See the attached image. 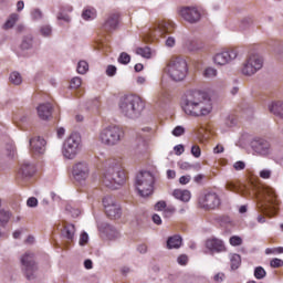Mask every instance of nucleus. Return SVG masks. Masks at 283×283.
<instances>
[{
	"label": "nucleus",
	"mask_w": 283,
	"mask_h": 283,
	"mask_svg": "<svg viewBox=\"0 0 283 283\" xmlns=\"http://www.w3.org/2000/svg\"><path fill=\"white\" fill-rule=\"evenodd\" d=\"M251 187L252 191L245 187L242 196H244V198H255L256 207L260 213H263V216H268V218L277 216V211H280V197H277L275 190L270 187Z\"/></svg>",
	"instance_id": "nucleus-1"
},
{
	"label": "nucleus",
	"mask_w": 283,
	"mask_h": 283,
	"mask_svg": "<svg viewBox=\"0 0 283 283\" xmlns=\"http://www.w3.org/2000/svg\"><path fill=\"white\" fill-rule=\"evenodd\" d=\"M181 105L188 116H208L213 109L209 95L200 91H188L182 97Z\"/></svg>",
	"instance_id": "nucleus-2"
},
{
	"label": "nucleus",
	"mask_w": 283,
	"mask_h": 283,
	"mask_svg": "<svg viewBox=\"0 0 283 283\" xmlns=\"http://www.w3.org/2000/svg\"><path fill=\"white\" fill-rule=\"evenodd\" d=\"M107 169L102 176V184L108 189H117L116 185H125L127 172L123 168V158H111L106 161Z\"/></svg>",
	"instance_id": "nucleus-3"
},
{
	"label": "nucleus",
	"mask_w": 283,
	"mask_h": 283,
	"mask_svg": "<svg viewBox=\"0 0 283 283\" xmlns=\"http://www.w3.org/2000/svg\"><path fill=\"white\" fill-rule=\"evenodd\" d=\"M119 109L127 118H138L145 109V101L138 95H126L119 102Z\"/></svg>",
	"instance_id": "nucleus-4"
},
{
	"label": "nucleus",
	"mask_w": 283,
	"mask_h": 283,
	"mask_svg": "<svg viewBox=\"0 0 283 283\" xmlns=\"http://www.w3.org/2000/svg\"><path fill=\"white\" fill-rule=\"evenodd\" d=\"M165 72L172 81H185V78H187V74H189L187 60L180 56L170 57L165 67Z\"/></svg>",
	"instance_id": "nucleus-5"
},
{
	"label": "nucleus",
	"mask_w": 283,
	"mask_h": 283,
	"mask_svg": "<svg viewBox=\"0 0 283 283\" xmlns=\"http://www.w3.org/2000/svg\"><path fill=\"white\" fill-rule=\"evenodd\" d=\"M156 177L150 171H142L136 176L135 186L142 198H147L154 193Z\"/></svg>",
	"instance_id": "nucleus-6"
},
{
	"label": "nucleus",
	"mask_w": 283,
	"mask_h": 283,
	"mask_svg": "<svg viewBox=\"0 0 283 283\" xmlns=\"http://www.w3.org/2000/svg\"><path fill=\"white\" fill-rule=\"evenodd\" d=\"M125 138V130L118 126H109L99 133V140L103 145L112 147L118 145Z\"/></svg>",
	"instance_id": "nucleus-7"
},
{
	"label": "nucleus",
	"mask_w": 283,
	"mask_h": 283,
	"mask_svg": "<svg viewBox=\"0 0 283 283\" xmlns=\"http://www.w3.org/2000/svg\"><path fill=\"white\" fill-rule=\"evenodd\" d=\"M78 151H81V135L72 133L63 144V156L69 160H73Z\"/></svg>",
	"instance_id": "nucleus-8"
},
{
	"label": "nucleus",
	"mask_w": 283,
	"mask_h": 283,
	"mask_svg": "<svg viewBox=\"0 0 283 283\" xmlns=\"http://www.w3.org/2000/svg\"><path fill=\"white\" fill-rule=\"evenodd\" d=\"M264 60H262L260 55L251 54L243 64L242 74L245 76H253L255 72L262 70Z\"/></svg>",
	"instance_id": "nucleus-9"
},
{
	"label": "nucleus",
	"mask_w": 283,
	"mask_h": 283,
	"mask_svg": "<svg viewBox=\"0 0 283 283\" xmlns=\"http://www.w3.org/2000/svg\"><path fill=\"white\" fill-rule=\"evenodd\" d=\"M22 271L25 275L27 280H34V275L39 268L36 266V262L34 261V254L27 252L21 258Z\"/></svg>",
	"instance_id": "nucleus-10"
},
{
	"label": "nucleus",
	"mask_w": 283,
	"mask_h": 283,
	"mask_svg": "<svg viewBox=\"0 0 283 283\" xmlns=\"http://www.w3.org/2000/svg\"><path fill=\"white\" fill-rule=\"evenodd\" d=\"M175 28L174 22L170 20H161L150 30V39H160V36H165V34H170V32H174Z\"/></svg>",
	"instance_id": "nucleus-11"
},
{
	"label": "nucleus",
	"mask_w": 283,
	"mask_h": 283,
	"mask_svg": "<svg viewBox=\"0 0 283 283\" xmlns=\"http://www.w3.org/2000/svg\"><path fill=\"white\" fill-rule=\"evenodd\" d=\"M72 176L76 182H85L90 178V165L85 161L75 164L72 168Z\"/></svg>",
	"instance_id": "nucleus-12"
},
{
	"label": "nucleus",
	"mask_w": 283,
	"mask_h": 283,
	"mask_svg": "<svg viewBox=\"0 0 283 283\" xmlns=\"http://www.w3.org/2000/svg\"><path fill=\"white\" fill-rule=\"evenodd\" d=\"M179 14L188 23H198L202 17V12L197 7H181Z\"/></svg>",
	"instance_id": "nucleus-13"
},
{
	"label": "nucleus",
	"mask_w": 283,
	"mask_h": 283,
	"mask_svg": "<svg viewBox=\"0 0 283 283\" xmlns=\"http://www.w3.org/2000/svg\"><path fill=\"white\" fill-rule=\"evenodd\" d=\"M103 206L105 208V213L111 220H116L120 218V206L116 202H114V199L112 197H105L103 199Z\"/></svg>",
	"instance_id": "nucleus-14"
},
{
	"label": "nucleus",
	"mask_w": 283,
	"mask_h": 283,
	"mask_svg": "<svg viewBox=\"0 0 283 283\" xmlns=\"http://www.w3.org/2000/svg\"><path fill=\"white\" fill-rule=\"evenodd\" d=\"M235 59H238V51L235 49H230L228 51L217 53L213 56V63L214 65H227V63H231V61Z\"/></svg>",
	"instance_id": "nucleus-15"
},
{
	"label": "nucleus",
	"mask_w": 283,
	"mask_h": 283,
	"mask_svg": "<svg viewBox=\"0 0 283 283\" xmlns=\"http://www.w3.org/2000/svg\"><path fill=\"white\" fill-rule=\"evenodd\" d=\"M251 147L259 156H269L271 154V144L262 138H254L251 142Z\"/></svg>",
	"instance_id": "nucleus-16"
},
{
	"label": "nucleus",
	"mask_w": 283,
	"mask_h": 283,
	"mask_svg": "<svg viewBox=\"0 0 283 283\" xmlns=\"http://www.w3.org/2000/svg\"><path fill=\"white\" fill-rule=\"evenodd\" d=\"M199 203L203 209H218L220 207V197L216 192H210L201 197Z\"/></svg>",
	"instance_id": "nucleus-17"
},
{
	"label": "nucleus",
	"mask_w": 283,
	"mask_h": 283,
	"mask_svg": "<svg viewBox=\"0 0 283 283\" xmlns=\"http://www.w3.org/2000/svg\"><path fill=\"white\" fill-rule=\"evenodd\" d=\"M29 145H30V151L31 154H34L35 156H40L45 154V139L41 136H35L32 137L29 140Z\"/></svg>",
	"instance_id": "nucleus-18"
},
{
	"label": "nucleus",
	"mask_w": 283,
	"mask_h": 283,
	"mask_svg": "<svg viewBox=\"0 0 283 283\" xmlns=\"http://www.w3.org/2000/svg\"><path fill=\"white\" fill-rule=\"evenodd\" d=\"M206 249L211 251V253H224L227 247H224V241L218 238H210L206 241Z\"/></svg>",
	"instance_id": "nucleus-19"
},
{
	"label": "nucleus",
	"mask_w": 283,
	"mask_h": 283,
	"mask_svg": "<svg viewBox=\"0 0 283 283\" xmlns=\"http://www.w3.org/2000/svg\"><path fill=\"white\" fill-rule=\"evenodd\" d=\"M36 169L34 168V165L30 163H23L18 171V180L21 178L24 180V178H32L34 176V172Z\"/></svg>",
	"instance_id": "nucleus-20"
},
{
	"label": "nucleus",
	"mask_w": 283,
	"mask_h": 283,
	"mask_svg": "<svg viewBox=\"0 0 283 283\" xmlns=\"http://www.w3.org/2000/svg\"><path fill=\"white\" fill-rule=\"evenodd\" d=\"M38 116L42 120H48L52 117V104L45 103L38 106Z\"/></svg>",
	"instance_id": "nucleus-21"
},
{
	"label": "nucleus",
	"mask_w": 283,
	"mask_h": 283,
	"mask_svg": "<svg viewBox=\"0 0 283 283\" xmlns=\"http://www.w3.org/2000/svg\"><path fill=\"white\" fill-rule=\"evenodd\" d=\"M118 13H113L111 14L107 20L105 21L103 28L106 32H112L118 28V19H119Z\"/></svg>",
	"instance_id": "nucleus-22"
},
{
	"label": "nucleus",
	"mask_w": 283,
	"mask_h": 283,
	"mask_svg": "<svg viewBox=\"0 0 283 283\" xmlns=\"http://www.w3.org/2000/svg\"><path fill=\"white\" fill-rule=\"evenodd\" d=\"M98 229L102 233L106 234V238H108V240H114V238L118 235V232L116 231V229L107 223L101 224Z\"/></svg>",
	"instance_id": "nucleus-23"
},
{
	"label": "nucleus",
	"mask_w": 283,
	"mask_h": 283,
	"mask_svg": "<svg viewBox=\"0 0 283 283\" xmlns=\"http://www.w3.org/2000/svg\"><path fill=\"white\" fill-rule=\"evenodd\" d=\"M172 196L177 200H181V202H189L191 200V191L189 190L175 189Z\"/></svg>",
	"instance_id": "nucleus-24"
},
{
	"label": "nucleus",
	"mask_w": 283,
	"mask_h": 283,
	"mask_svg": "<svg viewBox=\"0 0 283 283\" xmlns=\"http://www.w3.org/2000/svg\"><path fill=\"white\" fill-rule=\"evenodd\" d=\"M168 249H180L182 247V238L180 235L170 237L167 241Z\"/></svg>",
	"instance_id": "nucleus-25"
},
{
	"label": "nucleus",
	"mask_w": 283,
	"mask_h": 283,
	"mask_svg": "<svg viewBox=\"0 0 283 283\" xmlns=\"http://www.w3.org/2000/svg\"><path fill=\"white\" fill-rule=\"evenodd\" d=\"M271 114H274V116H280V118H283V102H274L270 106Z\"/></svg>",
	"instance_id": "nucleus-26"
},
{
	"label": "nucleus",
	"mask_w": 283,
	"mask_h": 283,
	"mask_svg": "<svg viewBox=\"0 0 283 283\" xmlns=\"http://www.w3.org/2000/svg\"><path fill=\"white\" fill-rule=\"evenodd\" d=\"M74 233H76V228L74 227V224H66L64 226V229L62 230V234L64 235V238H66V240H74Z\"/></svg>",
	"instance_id": "nucleus-27"
},
{
	"label": "nucleus",
	"mask_w": 283,
	"mask_h": 283,
	"mask_svg": "<svg viewBox=\"0 0 283 283\" xmlns=\"http://www.w3.org/2000/svg\"><path fill=\"white\" fill-rule=\"evenodd\" d=\"M19 21V13H11L3 24V30H12V27Z\"/></svg>",
	"instance_id": "nucleus-28"
},
{
	"label": "nucleus",
	"mask_w": 283,
	"mask_h": 283,
	"mask_svg": "<svg viewBox=\"0 0 283 283\" xmlns=\"http://www.w3.org/2000/svg\"><path fill=\"white\" fill-rule=\"evenodd\" d=\"M82 19H84V21H92L93 19H96V9H85L82 13Z\"/></svg>",
	"instance_id": "nucleus-29"
},
{
	"label": "nucleus",
	"mask_w": 283,
	"mask_h": 283,
	"mask_svg": "<svg viewBox=\"0 0 283 283\" xmlns=\"http://www.w3.org/2000/svg\"><path fill=\"white\" fill-rule=\"evenodd\" d=\"M242 263V259L240 256V254H232L230 258V265L231 269L233 271H235V269H240V264Z\"/></svg>",
	"instance_id": "nucleus-30"
},
{
	"label": "nucleus",
	"mask_w": 283,
	"mask_h": 283,
	"mask_svg": "<svg viewBox=\"0 0 283 283\" xmlns=\"http://www.w3.org/2000/svg\"><path fill=\"white\" fill-rule=\"evenodd\" d=\"M227 191H232L233 193H240V185L237 181L228 180L226 182Z\"/></svg>",
	"instance_id": "nucleus-31"
},
{
	"label": "nucleus",
	"mask_w": 283,
	"mask_h": 283,
	"mask_svg": "<svg viewBox=\"0 0 283 283\" xmlns=\"http://www.w3.org/2000/svg\"><path fill=\"white\" fill-rule=\"evenodd\" d=\"M136 54L143 56L144 59H151V49H149V46L137 48Z\"/></svg>",
	"instance_id": "nucleus-32"
},
{
	"label": "nucleus",
	"mask_w": 283,
	"mask_h": 283,
	"mask_svg": "<svg viewBox=\"0 0 283 283\" xmlns=\"http://www.w3.org/2000/svg\"><path fill=\"white\" fill-rule=\"evenodd\" d=\"M205 78H216L218 76V70L214 67L208 66L203 71Z\"/></svg>",
	"instance_id": "nucleus-33"
},
{
	"label": "nucleus",
	"mask_w": 283,
	"mask_h": 283,
	"mask_svg": "<svg viewBox=\"0 0 283 283\" xmlns=\"http://www.w3.org/2000/svg\"><path fill=\"white\" fill-rule=\"evenodd\" d=\"M88 70H90V64H87L86 61H80L77 63V73L78 74H86Z\"/></svg>",
	"instance_id": "nucleus-34"
},
{
	"label": "nucleus",
	"mask_w": 283,
	"mask_h": 283,
	"mask_svg": "<svg viewBox=\"0 0 283 283\" xmlns=\"http://www.w3.org/2000/svg\"><path fill=\"white\" fill-rule=\"evenodd\" d=\"M254 277L256 280H264V277H266V270H264V268L262 266H258L254 269Z\"/></svg>",
	"instance_id": "nucleus-35"
},
{
	"label": "nucleus",
	"mask_w": 283,
	"mask_h": 283,
	"mask_svg": "<svg viewBox=\"0 0 283 283\" xmlns=\"http://www.w3.org/2000/svg\"><path fill=\"white\" fill-rule=\"evenodd\" d=\"M10 81L13 83V85H21L23 78L21 77V74H19V72H13L10 75Z\"/></svg>",
	"instance_id": "nucleus-36"
},
{
	"label": "nucleus",
	"mask_w": 283,
	"mask_h": 283,
	"mask_svg": "<svg viewBox=\"0 0 283 283\" xmlns=\"http://www.w3.org/2000/svg\"><path fill=\"white\" fill-rule=\"evenodd\" d=\"M259 176H260V178H262V180H269L271 178V176H273V170H271L269 168H264V169L260 170Z\"/></svg>",
	"instance_id": "nucleus-37"
},
{
	"label": "nucleus",
	"mask_w": 283,
	"mask_h": 283,
	"mask_svg": "<svg viewBox=\"0 0 283 283\" xmlns=\"http://www.w3.org/2000/svg\"><path fill=\"white\" fill-rule=\"evenodd\" d=\"M129 61H132V56H129V54H127L126 52H123L118 57V63H120L122 65H127Z\"/></svg>",
	"instance_id": "nucleus-38"
},
{
	"label": "nucleus",
	"mask_w": 283,
	"mask_h": 283,
	"mask_svg": "<svg viewBox=\"0 0 283 283\" xmlns=\"http://www.w3.org/2000/svg\"><path fill=\"white\" fill-rule=\"evenodd\" d=\"M270 266H271L272 269H282V266H283V260H282V259H277V258L272 259V260L270 261Z\"/></svg>",
	"instance_id": "nucleus-39"
},
{
	"label": "nucleus",
	"mask_w": 283,
	"mask_h": 283,
	"mask_svg": "<svg viewBox=\"0 0 283 283\" xmlns=\"http://www.w3.org/2000/svg\"><path fill=\"white\" fill-rule=\"evenodd\" d=\"M81 77H73L70 83L71 90H78V87L82 85Z\"/></svg>",
	"instance_id": "nucleus-40"
},
{
	"label": "nucleus",
	"mask_w": 283,
	"mask_h": 283,
	"mask_svg": "<svg viewBox=\"0 0 283 283\" xmlns=\"http://www.w3.org/2000/svg\"><path fill=\"white\" fill-rule=\"evenodd\" d=\"M229 242H230L231 247H241L242 238H240L238 235H233L230 238Z\"/></svg>",
	"instance_id": "nucleus-41"
},
{
	"label": "nucleus",
	"mask_w": 283,
	"mask_h": 283,
	"mask_svg": "<svg viewBox=\"0 0 283 283\" xmlns=\"http://www.w3.org/2000/svg\"><path fill=\"white\" fill-rule=\"evenodd\" d=\"M191 154L195 158H200V156H202V150H200V146L193 145L191 147Z\"/></svg>",
	"instance_id": "nucleus-42"
},
{
	"label": "nucleus",
	"mask_w": 283,
	"mask_h": 283,
	"mask_svg": "<svg viewBox=\"0 0 283 283\" xmlns=\"http://www.w3.org/2000/svg\"><path fill=\"white\" fill-rule=\"evenodd\" d=\"M32 19H34V21H39V19H43V13L41 12V10L39 9H34L31 13Z\"/></svg>",
	"instance_id": "nucleus-43"
},
{
	"label": "nucleus",
	"mask_w": 283,
	"mask_h": 283,
	"mask_svg": "<svg viewBox=\"0 0 283 283\" xmlns=\"http://www.w3.org/2000/svg\"><path fill=\"white\" fill-rule=\"evenodd\" d=\"M39 205V200L35 198V197H30L28 200H27V206L28 207H38Z\"/></svg>",
	"instance_id": "nucleus-44"
},
{
	"label": "nucleus",
	"mask_w": 283,
	"mask_h": 283,
	"mask_svg": "<svg viewBox=\"0 0 283 283\" xmlns=\"http://www.w3.org/2000/svg\"><path fill=\"white\" fill-rule=\"evenodd\" d=\"M87 240H90V237L87 235V232H83L80 237L81 247H85V244H87Z\"/></svg>",
	"instance_id": "nucleus-45"
},
{
	"label": "nucleus",
	"mask_w": 283,
	"mask_h": 283,
	"mask_svg": "<svg viewBox=\"0 0 283 283\" xmlns=\"http://www.w3.org/2000/svg\"><path fill=\"white\" fill-rule=\"evenodd\" d=\"M182 134H185V127L182 126H177L172 130V136H182Z\"/></svg>",
	"instance_id": "nucleus-46"
},
{
	"label": "nucleus",
	"mask_w": 283,
	"mask_h": 283,
	"mask_svg": "<svg viewBox=\"0 0 283 283\" xmlns=\"http://www.w3.org/2000/svg\"><path fill=\"white\" fill-rule=\"evenodd\" d=\"M41 34L43 36H50V34H52V28H50L49 25L42 27Z\"/></svg>",
	"instance_id": "nucleus-47"
},
{
	"label": "nucleus",
	"mask_w": 283,
	"mask_h": 283,
	"mask_svg": "<svg viewBox=\"0 0 283 283\" xmlns=\"http://www.w3.org/2000/svg\"><path fill=\"white\" fill-rule=\"evenodd\" d=\"M176 156H182L185 154V146L182 145H177L174 147Z\"/></svg>",
	"instance_id": "nucleus-48"
},
{
	"label": "nucleus",
	"mask_w": 283,
	"mask_h": 283,
	"mask_svg": "<svg viewBox=\"0 0 283 283\" xmlns=\"http://www.w3.org/2000/svg\"><path fill=\"white\" fill-rule=\"evenodd\" d=\"M116 66L114 65H108L106 69V74L107 76H115L116 75Z\"/></svg>",
	"instance_id": "nucleus-49"
},
{
	"label": "nucleus",
	"mask_w": 283,
	"mask_h": 283,
	"mask_svg": "<svg viewBox=\"0 0 283 283\" xmlns=\"http://www.w3.org/2000/svg\"><path fill=\"white\" fill-rule=\"evenodd\" d=\"M189 182H191V177L189 175L181 176L179 178V184L180 185H189Z\"/></svg>",
	"instance_id": "nucleus-50"
},
{
	"label": "nucleus",
	"mask_w": 283,
	"mask_h": 283,
	"mask_svg": "<svg viewBox=\"0 0 283 283\" xmlns=\"http://www.w3.org/2000/svg\"><path fill=\"white\" fill-rule=\"evenodd\" d=\"M167 208V202L159 201L155 205V211H163V209Z\"/></svg>",
	"instance_id": "nucleus-51"
},
{
	"label": "nucleus",
	"mask_w": 283,
	"mask_h": 283,
	"mask_svg": "<svg viewBox=\"0 0 283 283\" xmlns=\"http://www.w3.org/2000/svg\"><path fill=\"white\" fill-rule=\"evenodd\" d=\"M21 48L22 50H29V48H32V39L23 40Z\"/></svg>",
	"instance_id": "nucleus-52"
},
{
	"label": "nucleus",
	"mask_w": 283,
	"mask_h": 283,
	"mask_svg": "<svg viewBox=\"0 0 283 283\" xmlns=\"http://www.w3.org/2000/svg\"><path fill=\"white\" fill-rule=\"evenodd\" d=\"M233 167L237 171H242V169H244L247 165L243 161H237L234 163Z\"/></svg>",
	"instance_id": "nucleus-53"
},
{
	"label": "nucleus",
	"mask_w": 283,
	"mask_h": 283,
	"mask_svg": "<svg viewBox=\"0 0 283 283\" xmlns=\"http://www.w3.org/2000/svg\"><path fill=\"white\" fill-rule=\"evenodd\" d=\"M180 169H184L185 171H189V169H193V165L184 161L179 165Z\"/></svg>",
	"instance_id": "nucleus-54"
},
{
	"label": "nucleus",
	"mask_w": 283,
	"mask_h": 283,
	"mask_svg": "<svg viewBox=\"0 0 283 283\" xmlns=\"http://www.w3.org/2000/svg\"><path fill=\"white\" fill-rule=\"evenodd\" d=\"M178 264L185 265L187 264V262H189V258H187V255L181 254L178 259H177Z\"/></svg>",
	"instance_id": "nucleus-55"
},
{
	"label": "nucleus",
	"mask_w": 283,
	"mask_h": 283,
	"mask_svg": "<svg viewBox=\"0 0 283 283\" xmlns=\"http://www.w3.org/2000/svg\"><path fill=\"white\" fill-rule=\"evenodd\" d=\"M8 151H9V156H14L15 151H17V146H14V144H9L7 147Z\"/></svg>",
	"instance_id": "nucleus-56"
},
{
	"label": "nucleus",
	"mask_w": 283,
	"mask_h": 283,
	"mask_svg": "<svg viewBox=\"0 0 283 283\" xmlns=\"http://www.w3.org/2000/svg\"><path fill=\"white\" fill-rule=\"evenodd\" d=\"M166 45L168 48H174V45H176V39H174L172 36H169L167 40H166Z\"/></svg>",
	"instance_id": "nucleus-57"
},
{
	"label": "nucleus",
	"mask_w": 283,
	"mask_h": 283,
	"mask_svg": "<svg viewBox=\"0 0 283 283\" xmlns=\"http://www.w3.org/2000/svg\"><path fill=\"white\" fill-rule=\"evenodd\" d=\"M153 222H154L155 224H163V219L160 218V216L154 214V216H153Z\"/></svg>",
	"instance_id": "nucleus-58"
},
{
	"label": "nucleus",
	"mask_w": 283,
	"mask_h": 283,
	"mask_svg": "<svg viewBox=\"0 0 283 283\" xmlns=\"http://www.w3.org/2000/svg\"><path fill=\"white\" fill-rule=\"evenodd\" d=\"M56 134H57V138H63L65 136V128L63 127L57 128Z\"/></svg>",
	"instance_id": "nucleus-59"
},
{
	"label": "nucleus",
	"mask_w": 283,
	"mask_h": 283,
	"mask_svg": "<svg viewBox=\"0 0 283 283\" xmlns=\"http://www.w3.org/2000/svg\"><path fill=\"white\" fill-rule=\"evenodd\" d=\"M57 19L62 20V21L70 22V15H67V14L59 13Z\"/></svg>",
	"instance_id": "nucleus-60"
},
{
	"label": "nucleus",
	"mask_w": 283,
	"mask_h": 283,
	"mask_svg": "<svg viewBox=\"0 0 283 283\" xmlns=\"http://www.w3.org/2000/svg\"><path fill=\"white\" fill-rule=\"evenodd\" d=\"M224 280V273H218L214 275V282H222Z\"/></svg>",
	"instance_id": "nucleus-61"
},
{
	"label": "nucleus",
	"mask_w": 283,
	"mask_h": 283,
	"mask_svg": "<svg viewBox=\"0 0 283 283\" xmlns=\"http://www.w3.org/2000/svg\"><path fill=\"white\" fill-rule=\"evenodd\" d=\"M283 253V248L279 247V248H273V255H280Z\"/></svg>",
	"instance_id": "nucleus-62"
},
{
	"label": "nucleus",
	"mask_w": 283,
	"mask_h": 283,
	"mask_svg": "<svg viewBox=\"0 0 283 283\" xmlns=\"http://www.w3.org/2000/svg\"><path fill=\"white\" fill-rule=\"evenodd\" d=\"M23 8H25V3L23 1H18L17 11L21 12V10H23Z\"/></svg>",
	"instance_id": "nucleus-63"
},
{
	"label": "nucleus",
	"mask_w": 283,
	"mask_h": 283,
	"mask_svg": "<svg viewBox=\"0 0 283 283\" xmlns=\"http://www.w3.org/2000/svg\"><path fill=\"white\" fill-rule=\"evenodd\" d=\"M84 266H85V269H88V270L92 269V266H93L92 260H90V259L85 260Z\"/></svg>",
	"instance_id": "nucleus-64"
}]
</instances>
